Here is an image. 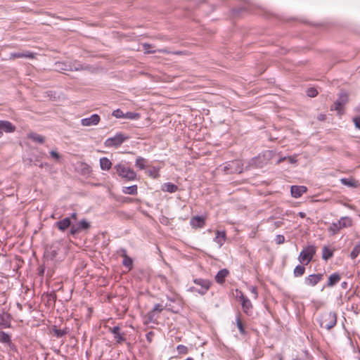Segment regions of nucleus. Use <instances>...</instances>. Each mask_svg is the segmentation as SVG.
<instances>
[{"mask_svg": "<svg viewBox=\"0 0 360 360\" xmlns=\"http://www.w3.org/2000/svg\"><path fill=\"white\" fill-rule=\"evenodd\" d=\"M109 330L114 335V338L116 340L117 343L122 344L126 341V334L120 333V328L118 326L110 328Z\"/></svg>", "mask_w": 360, "mask_h": 360, "instance_id": "nucleus-10", "label": "nucleus"}, {"mask_svg": "<svg viewBox=\"0 0 360 360\" xmlns=\"http://www.w3.org/2000/svg\"><path fill=\"white\" fill-rule=\"evenodd\" d=\"M333 251L329 249L327 246H324L323 248L322 258L324 260H328L333 257Z\"/></svg>", "mask_w": 360, "mask_h": 360, "instance_id": "nucleus-33", "label": "nucleus"}, {"mask_svg": "<svg viewBox=\"0 0 360 360\" xmlns=\"http://www.w3.org/2000/svg\"><path fill=\"white\" fill-rule=\"evenodd\" d=\"M240 296L238 297L239 300L242 305L243 312L248 316H251L252 314V304L250 300L240 291Z\"/></svg>", "mask_w": 360, "mask_h": 360, "instance_id": "nucleus-7", "label": "nucleus"}, {"mask_svg": "<svg viewBox=\"0 0 360 360\" xmlns=\"http://www.w3.org/2000/svg\"><path fill=\"white\" fill-rule=\"evenodd\" d=\"M342 229L338 221L333 222L330 224V226L328 228V231L330 236L336 235L340 230Z\"/></svg>", "mask_w": 360, "mask_h": 360, "instance_id": "nucleus-27", "label": "nucleus"}, {"mask_svg": "<svg viewBox=\"0 0 360 360\" xmlns=\"http://www.w3.org/2000/svg\"><path fill=\"white\" fill-rule=\"evenodd\" d=\"M147 173L148 176L153 179H157L160 176L159 170L155 167H153L152 169L148 170Z\"/></svg>", "mask_w": 360, "mask_h": 360, "instance_id": "nucleus-42", "label": "nucleus"}, {"mask_svg": "<svg viewBox=\"0 0 360 360\" xmlns=\"http://www.w3.org/2000/svg\"><path fill=\"white\" fill-rule=\"evenodd\" d=\"M158 51L160 53H167L166 50H158Z\"/></svg>", "mask_w": 360, "mask_h": 360, "instance_id": "nucleus-63", "label": "nucleus"}, {"mask_svg": "<svg viewBox=\"0 0 360 360\" xmlns=\"http://www.w3.org/2000/svg\"><path fill=\"white\" fill-rule=\"evenodd\" d=\"M128 139V136H126L122 133H117L115 136L107 139L104 144L106 147L108 148H118Z\"/></svg>", "mask_w": 360, "mask_h": 360, "instance_id": "nucleus-5", "label": "nucleus"}, {"mask_svg": "<svg viewBox=\"0 0 360 360\" xmlns=\"http://www.w3.org/2000/svg\"><path fill=\"white\" fill-rule=\"evenodd\" d=\"M229 274V271L226 269H223L219 271L215 276V281L219 284H222L225 281V278Z\"/></svg>", "mask_w": 360, "mask_h": 360, "instance_id": "nucleus-19", "label": "nucleus"}, {"mask_svg": "<svg viewBox=\"0 0 360 360\" xmlns=\"http://www.w3.org/2000/svg\"><path fill=\"white\" fill-rule=\"evenodd\" d=\"M28 138L39 143H43L45 141V139L43 136L34 132L29 134Z\"/></svg>", "mask_w": 360, "mask_h": 360, "instance_id": "nucleus-29", "label": "nucleus"}, {"mask_svg": "<svg viewBox=\"0 0 360 360\" xmlns=\"http://www.w3.org/2000/svg\"><path fill=\"white\" fill-rule=\"evenodd\" d=\"M3 136V131L0 129V138Z\"/></svg>", "mask_w": 360, "mask_h": 360, "instance_id": "nucleus-64", "label": "nucleus"}, {"mask_svg": "<svg viewBox=\"0 0 360 360\" xmlns=\"http://www.w3.org/2000/svg\"><path fill=\"white\" fill-rule=\"evenodd\" d=\"M139 117L140 115L137 112H127L124 114V119L138 120Z\"/></svg>", "mask_w": 360, "mask_h": 360, "instance_id": "nucleus-41", "label": "nucleus"}, {"mask_svg": "<svg viewBox=\"0 0 360 360\" xmlns=\"http://www.w3.org/2000/svg\"><path fill=\"white\" fill-rule=\"evenodd\" d=\"M59 250L60 248L58 243H54L46 248L45 254L46 255L47 257L53 260L58 255Z\"/></svg>", "mask_w": 360, "mask_h": 360, "instance_id": "nucleus-12", "label": "nucleus"}, {"mask_svg": "<svg viewBox=\"0 0 360 360\" xmlns=\"http://www.w3.org/2000/svg\"><path fill=\"white\" fill-rule=\"evenodd\" d=\"M343 106L342 105H337V101H335L333 103V104L330 106V110H335V111H338V113L341 115L343 114L344 112V110H343Z\"/></svg>", "mask_w": 360, "mask_h": 360, "instance_id": "nucleus-40", "label": "nucleus"}, {"mask_svg": "<svg viewBox=\"0 0 360 360\" xmlns=\"http://www.w3.org/2000/svg\"><path fill=\"white\" fill-rule=\"evenodd\" d=\"M0 342L2 343L11 344V340L8 334L4 331H0Z\"/></svg>", "mask_w": 360, "mask_h": 360, "instance_id": "nucleus-38", "label": "nucleus"}, {"mask_svg": "<svg viewBox=\"0 0 360 360\" xmlns=\"http://www.w3.org/2000/svg\"><path fill=\"white\" fill-rule=\"evenodd\" d=\"M71 71H79V70H86L88 68V66H84L83 65L77 63H75L72 65H70Z\"/></svg>", "mask_w": 360, "mask_h": 360, "instance_id": "nucleus-39", "label": "nucleus"}, {"mask_svg": "<svg viewBox=\"0 0 360 360\" xmlns=\"http://www.w3.org/2000/svg\"><path fill=\"white\" fill-rule=\"evenodd\" d=\"M100 166L102 170L108 171L111 168L112 162L108 158L103 157L100 159Z\"/></svg>", "mask_w": 360, "mask_h": 360, "instance_id": "nucleus-26", "label": "nucleus"}, {"mask_svg": "<svg viewBox=\"0 0 360 360\" xmlns=\"http://www.w3.org/2000/svg\"><path fill=\"white\" fill-rule=\"evenodd\" d=\"M317 119L319 121H324L326 119V115L325 114H319L317 116Z\"/></svg>", "mask_w": 360, "mask_h": 360, "instance_id": "nucleus-55", "label": "nucleus"}, {"mask_svg": "<svg viewBox=\"0 0 360 360\" xmlns=\"http://www.w3.org/2000/svg\"><path fill=\"white\" fill-rule=\"evenodd\" d=\"M276 356L278 357V360H283V356L281 354H277Z\"/></svg>", "mask_w": 360, "mask_h": 360, "instance_id": "nucleus-61", "label": "nucleus"}, {"mask_svg": "<svg viewBox=\"0 0 360 360\" xmlns=\"http://www.w3.org/2000/svg\"><path fill=\"white\" fill-rule=\"evenodd\" d=\"M308 96L314 98L318 95V91L315 88H309L307 91Z\"/></svg>", "mask_w": 360, "mask_h": 360, "instance_id": "nucleus-49", "label": "nucleus"}, {"mask_svg": "<svg viewBox=\"0 0 360 360\" xmlns=\"http://www.w3.org/2000/svg\"><path fill=\"white\" fill-rule=\"evenodd\" d=\"M154 335H155V333L153 331H149L146 335V340L149 343L152 342Z\"/></svg>", "mask_w": 360, "mask_h": 360, "instance_id": "nucleus-52", "label": "nucleus"}, {"mask_svg": "<svg viewBox=\"0 0 360 360\" xmlns=\"http://www.w3.org/2000/svg\"><path fill=\"white\" fill-rule=\"evenodd\" d=\"M193 283L197 285H199L200 288L192 286L188 288V291L191 292H197L200 295H205L208 292L212 284V281L210 280L200 278H195L193 280Z\"/></svg>", "mask_w": 360, "mask_h": 360, "instance_id": "nucleus-2", "label": "nucleus"}, {"mask_svg": "<svg viewBox=\"0 0 360 360\" xmlns=\"http://www.w3.org/2000/svg\"><path fill=\"white\" fill-rule=\"evenodd\" d=\"M287 160L291 164H294L297 162V160L294 157H291V156L287 157Z\"/></svg>", "mask_w": 360, "mask_h": 360, "instance_id": "nucleus-56", "label": "nucleus"}, {"mask_svg": "<svg viewBox=\"0 0 360 360\" xmlns=\"http://www.w3.org/2000/svg\"><path fill=\"white\" fill-rule=\"evenodd\" d=\"M316 252V248L314 245L307 246L300 253L299 262L303 265H307L312 260Z\"/></svg>", "mask_w": 360, "mask_h": 360, "instance_id": "nucleus-4", "label": "nucleus"}, {"mask_svg": "<svg viewBox=\"0 0 360 360\" xmlns=\"http://www.w3.org/2000/svg\"><path fill=\"white\" fill-rule=\"evenodd\" d=\"M120 252H122L121 256L123 257L122 264L125 267L129 268V269H131L133 265L131 258L127 255V250L125 249H121Z\"/></svg>", "mask_w": 360, "mask_h": 360, "instance_id": "nucleus-21", "label": "nucleus"}, {"mask_svg": "<svg viewBox=\"0 0 360 360\" xmlns=\"http://www.w3.org/2000/svg\"><path fill=\"white\" fill-rule=\"evenodd\" d=\"M55 226L60 231H65L68 228L71 229V220L69 217H65L62 220L56 222Z\"/></svg>", "mask_w": 360, "mask_h": 360, "instance_id": "nucleus-13", "label": "nucleus"}, {"mask_svg": "<svg viewBox=\"0 0 360 360\" xmlns=\"http://www.w3.org/2000/svg\"><path fill=\"white\" fill-rule=\"evenodd\" d=\"M50 155L56 160H59L60 158V154L55 150H51L50 152Z\"/></svg>", "mask_w": 360, "mask_h": 360, "instance_id": "nucleus-54", "label": "nucleus"}, {"mask_svg": "<svg viewBox=\"0 0 360 360\" xmlns=\"http://www.w3.org/2000/svg\"><path fill=\"white\" fill-rule=\"evenodd\" d=\"M267 164V162L264 161V159L257 160V156L252 158L250 162V165L255 167L262 168Z\"/></svg>", "mask_w": 360, "mask_h": 360, "instance_id": "nucleus-31", "label": "nucleus"}, {"mask_svg": "<svg viewBox=\"0 0 360 360\" xmlns=\"http://www.w3.org/2000/svg\"><path fill=\"white\" fill-rule=\"evenodd\" d=\"M323 278V274H314L308 276L304 279V283L309 286H315Z\"/></svg>", "mask_w": 360, "mask_h": 360, "instance_id": "nucleus-9", "label": "nucleus"}, {"mask_svg": "<svg viewBox=\"0 0 360 360\" xmlns=\"http://www.w3.org/2000/svg\"><path fill=\"white\" fill-rule=\"evenodd\" d=\"M62 331H65L66 334H68L69 333V329L68 328H65L64 329L62 330Z\"/></svg>", "mask_w": 360, "mask_h": 360, "instance_id": "nucleus-62", "label": "nucleus"}, {"mask_svg": "<svg viewBox=\"0 0 360 360\" xmlns=\"http://www.w3.org/2000/svg\"><path fill=\"white\" fill-rule=\"evenodd\" d=\"M35 53L30 52L29 51H22V52H15L11 53V58H27L30 59H33L35 58Z\"/></svg>", "mask_w": 360, "mask_h": 360, "instance_id": "nucleus-18", "label": "nucleus"}, {"mask_svg": "<svg viewBox=\"0 0 360 360\" xmlns=\"http://www.w3.org/2000/svg\"><path fill=\"white\" fill-rule=\"evenodd\" d=\"M165 309V307L160 304H156L153 309L152 310H150L151 312H153V314H156V313H160L162 312Z\"/></svg>", "mask_w": 360, "mask_h": 360, "instance_id": "nucleus-45", "label": "nucleus"}, {"mask_svg": "<svg viewBox=\"0 0 360 360\" xmlns=\"http://www.w3.org/2000/svg\"><path fill=\"white\" fill-rule=\"evenodd\" d=\"M70 219H72L74 220H76L77 219V214L76 212H72L70 214Z\"/></svg>", "mask_w": 360, "mask_h": 360, "instance_id": "nucleus-57", "label": "nucleus"}, {"mask_svg": "<svg viewBox=\"0 0 360 360\" xmlns=\"http://www.w3.org/2000/svg\"><path fill=\"white\" fill-rule=\"evenodd\" d=\"M285 160H287V157H283V158H280L278 161V164H279L280 162H281Z\"/></svg>", "mask_w": 360, "mask_h": 360, "instance_id": "nucleus-60", "label": "nucleus"}, {"mask_svg": "<svg viewBox=\"0 0 360 360\" xmlns=\"http://www.w3.org/2000/svg\"><path fill=\"white\" fill-rule=\"evenodd\" d=\"M11 316L8 313H3L0 316V327L8 328L11 327Z\"/></svg>", "mask_w": 360, "mask_h": 360, "instance_id": "nucleus-17", "label": "nucleus"}, {"mask_svg": "<svg viewBox=\"0 0 360 360\" xmlns=\"http://www.w3.org/2000/svg\"><path fill=\"white\" fill-rule=\"evenodd\" d=\"M0 129L6 133H11L15 130V127L8 121H0Z\"/></svg>", "mask_w": 360, "mask_h": 360, "instance_id": "nucleus-20", "label": "nucleus"}, {"mask_svg": "<svg viewBox=\"0 0 360 360\" xmlns=\"http://www.w3.org/2000/svg\"><path fill=\"white\" fill-rule=\"evenodd\" d=\"M236 325L241 335H246L247 332L245 328V325L240 319V314L239 313L236 317Z\"/></svg>", "mask_w": 360, "mask_h": 360, "instance_id": "nucleus-28", "label": "nucleus"}, {"mask_svg": "<svg viewBox=\"0 0 360 360\" xmlns=\"http://www.w3.org/2000/svg\"><path fill=\"white\" fill-rule=\"evenodd\" d=\"M137 189H138L137 186L133 185L131 186L123 187L122 192L125 194L136 195Z\"/></svg>", "mask_w": 360, "mask_h": 360, "instance_id": "nucleus-32", "label": "nucleus"}, {"mask_svg": "<svg viewBox=\"0 0 360 360\" xmlns=\"http://www.w3.org/2000/svg\"><path fill=\"white\" fill-rule=\"evenodd\" d=\"M338 105H344L348 102V94L345 91H341L338 98L336 100Z\"/></svg>", "mask_w": 360, "mask_h": 360, "instance_id": "nucleus-23", "label": "nucleus"}, {"mask_svg": "<svg viewBox=\"0 0 360 360\" xmlns=\"http://www.w3.org/2000/svg\"><path fill=\"white\" fill-rule=\"evenodd\" d=\"M305 272V267L304 265H297L293 271L294 276L295 277L302 276Z\"/></svg>", "mask_w": 360, "mask_h": 360, "instance_id": "nucleus-37", "label": "nucleus"}, {"mask_svg": "<svg viewBox=\"0 0 360 360\" xmlns=\"http://www.w3.org/2000/svg\"><path fill=\"white\" fill-rule=\"evenodd\" d=\"M353 122L354 123L355 127L360 129V116L359 117H354L353 118Z\"/></svg>", "mask_w": 360, "mask_h": 360, "instance_id": "nucleus-53", "label": "nucleus"}, {"mask_svg": "<svg viewBox=\"0 0 360 360\" xmlns=\"http://www.w3.org/2000/svg\"><path fill=\"white\" fill-rule=\"evenodd\" d=\"M274 156V152L272 150H266L262 154H259L257 156V160L264 159L267 163Z\"/></svg>", "mask_w": 360, "mask_h": 360, "instance_id": "nucleus-30", "label": "nucleus"}, {"mask_svg": "<svg viewBox=\"0 0 360 360\" xmlns=\"http://www.w3.org/2000/svg\"><path fill=\"white\" fill-rule=\"evenodd\" d=\"M101 120V117L97 114H94L91 115L89 117L84 118L81 120V124L85 127H90L93 125H96L99 123Z\"/></svg>", "mask_w": 360, "mask_h": 360, "instance_id": "nucleus-11", "label": "nucleus"}, {"mask_svg": "<svg viewBox=\"0 0 360 360\" xmlns=\"http://www.w3.org/2000/svg\"><path fill=\"white\" fill-rule=\"evenodd\" d=\"M51 333H53V335L58 338H62L66 335L65 331H62V330L58 329L55 325L51 327Z\"/></svg>", "mask_w": 360, "mask_h": 360, "instance_id": "nucleus-35", "label": "nucleus"}, {"mask_svg": "<svg viewBox=\"0 0 360 360\" xmlns=\"http://www.w3.org/2000/svg\"><path fill=\"white\" fill-rule=\"evenodd\" d=\"M340 182L344 186H347L350 188H357L359 186V181L355 180L353 178H350V179L342 178L340 179Z\"/></svg>", "mask_w": 360, "mask_h": 360, "instance_id": "nucleus-22", "label": "nucleus"}, {"mask_svg": "<svg viewBox=\"0 0 360 360\" xmlns=\"http://www.w3.org/2000/svg\"><path fill=\"white\" fill-rule=\"evenodd\" d=\"M226 240V234L224 231L217 230L215 231V237L214 238V241L219 245V247L221 248L225 243Z\"/></svg>", "mask_w": 360, "mask_h": 360, "instance_id": "nucleus-15", "label": "nucleus"}, {"mask_svg": "<svg viewBox=\"0 0 360 360\" xmlns=\"http://www.w3.org/2000/svg\"><path fill=\"white\" fill-rule=\"evenodd\" d=\"M341 286L342 288H347V282H342V284H341Z\"/></svg>", "mask_w": 360, "mask_h": 360, "instance_id": "nucleus-59", "label": "nucleus"}, {"mask_svg": "<svg viewBox=\"0 0 360 360\" xmlns=\"http://www.w3.org/2000/svg\"><path fill=\"white\" fill-rule=\"evenodd\" d=\"M176 349L181 354H186L188 352V347L183 345H179L176 347Z\"/></svg>", "mask_w": 360, "mask_h": 360, "instance_id": "nucleus-46", "label": "nucleus"}, {"mask_svg": "<svg viewBox=\"0 0 360 360\" xmlns=\"http://www.w3.org/2000/svg\"><path fill=\"white\" fill-rule=\"evenodd\" d=\"M46 296L47 297V304L49 305L54 306L55 302L57 299V295H56V292L54 291H53L50 293H46Z\"/></svg>", "mask_w": 360, "mask_h": 360, "instance_id": "nucleus-34", "label": "nucleus"}, {"mask_svg": "<svg viewBox=\"0 0 360 360\" xmlns=\"http://www.w3.org/2000/svg\"><path fill=\"white\" fill-rule=\"evenodd\" d=\"M143 49L145 51V53L149 54V53H155L157 51L155 50H150V48L153 47L152 44L144 43L142 44Z\"/></svg>", "mask_w": 360, "mask_h": 360, "instance_id": "nucleus-44", "label": "nucleus"}, {"mask_svg": "<svg viewBox=\"0 0 360 360\" xmlns=\"http://www.w3.org/2000/svg\"><path fill=\"white\" fill-rule=\"evenodd\" d=\"M148 162V160L142 157H138L136 160L135 165L139 167L140 169H143L146 167V165Z\"/></svg>", "mask_w": 360, "mask_h": 360, "instance_id": "nucleus-36", "label": "nucleus"}, {"mask_svg": "<svg viewBox=\"0 0 360 360\" xmlns=\"http://www.w3.org/2000/svg\"><path fill=\"white\" fill-rule=\"evenodd\" d=\"M360 253V244L355 245L350 253L352 259H356Z\"/></svg>", "mask_w": 360, "mask_h": 360, "instance_id": "nucleus-43", "label": "nucleus"}, {"mask_svg": "<svg viewBox=\"0 0 360 360\" xmlns=\"http://www.w3.org/2000/svg\"><path fill=\"white\" fill-rule=\"evenodd\" d=\"M205 216H194L190 219V225L193 229H202L206 225Z\"/></svg>", "mask_w": 360, "mask_h": 360, "instance_id": "nucleus-8", "label": "nucleus"}, {"mask_svg": "<svg viewBox=\"0 0 360 360\" xmlns=\"http://www.w3.org/2000/svg\"><path fill=\"white\" fill-rule=\"evenodd\" d=\"M337 317L335 312L325 311L320 315L318 322L321 328L329 330L336 325Z\"/></svg>", "mask_w": 360, "mask_h": 360, "instance_id": "nucleus-1", "label": "nucleus"}, {"mask_svg": "<svg viewBox=\"0 0 360 360\" xmlns=\"http://www.w3.org/2000/svg\"><path fill=\"white\" fill-rule=\"evenodd\" d=\"M298 215L301 217V218H305L306 217V213L303 212H300L298 213Z\"/></svg>", "mask_w": 360, "mask_h": 360, "instance_id": "nucleus-58", "label": "nucleus"}, {"mask_svg": "<svg viewBox=\"0 0 360 360\" xmlns=\"http://www.w3.org/2000/svg\"><path fill=\"white\" fill-rule=\"evenodd\" d=\"M148 318V321L150 323H157V319L155 318V314L151 312L150 311L148 312L146 315Z\"/></svg>", "mask_w": 360, "mask_h": 360, "instance_id": "nucleus-48", "label": "nucleus"}, {"mask_svg": "<svg viewBox=\"0 0 360 360\" xmlns=\"http://www.w3.org/2000/svg\"><path fill=\"white\" fill-rule=\"evenodd\" d=\"M124 114L125 113H124L123 111L121 110L120 109H117L112 112V115L115 117L116 118H124Z\"/></svg>", "mask_w": 360, "mask_h": 360, "instance_id": "nucleus-47", "label": "nucleus"}, {"mask_svg": "<svg viewBox=\"0 0 360 360\" xmlns=\"http://www.w3.org/2000/svg\"><path fill=\"white\" fill-rule=\"evenodd\" d=\"M307 191V188L304 186H292L290 188L291 195L295 198L301 197Z\"/></svg>", "mask_w": 360, "mask_h": 360, "instance_id": "nucleus-14", "label": "nucleus"}, {"mask_svg": "<svg viewBox=\"0 0 360 360\" xmlns=\"http://www.w3.org/2000/svg\"><path fill=\"white\" fill-rule=\"evenodd\" d=\"M179 189L178 186L172 183L168 182L165 183L162 186V190L165 192L170 193L177 191Z\"/></svg>", "mask_w": 360, "mask_h": 360, "instance_id": "nucleus-24", "label": "nucleus"}, {"mask_svg": "<svg viewBox=\"0 0 360 360\" xmlns=\"http://www.w3.org/2000/svg\"><path fill=\"white\" fill-rule=\"evenodd\" d=\"M338 223L341 229L349 228L352 225V220L349 217H342L339 219Z\"/></svg>", "mask_w": 360, "mask_h": 360, "instance_id": "nucleus-25", "label": "nucleus"}, {"mask_svg": "<svg viewBox=\"0 0 360 360\" xmlns=\"http://www.w3.org/2000/svg\"><path fill=\"white\" fill-rule=\"evenodd\" d=\"M91 224L86 219H82L77 224H72L69 232V235L75 236L82 231L89 229Z\"/></svg>", "mask_w": 360, "mask_h": 360, "instance_id": "nucleus-6", "label": "nucleus"}, {"mask_svg": "<svg viewBox=\"0 0 360 360\" xmlns=\"http://www.w3.org/2000/svg\"><path fill=\"white\" fill-rule=\"evenodd\" d=\"M341 279V276L339 273L332 274L328 280V282L325 284L323 288H332Z\"/></svg>", "mask_w": 360, "mask_h": 360, "instance_id": "nucleus-16", "label": "nucleus"}, {"mask_svg": "<svg viewBox=\"0 0 360 360\" xmlns=\"http://www.w3.org/2000/svg\"><path fill=\"white\" fill-rule=\"evenodd\" d=\"M275 241L278 245L283 244L285 242V237L283 235H277Z\"/></svg>", "mask_w": 360, "mask_h": 360, "instance_id": "nucleus-51", "label": "nucleus"}, {"mask_svg": "<svg viewBox=\"0 0 360 360\" xmlns=\"http://www.w3.org/2000/svg\"><path fill=\"white\" fill-rule=\"evenodd\" d=\"M56 65L62 70L71 71L70 64L68 65L66 63H58Z\"/></svg>", "mask_w": 360, "mask_h": 360, "instance_id": "nucleus-50", "label": "nucleus"}, {"mask_svg": "<svg viewBox=\"0 0 360 360\" xmlns=\"http://www.w3.org/2000/svg\"><path fill=\"white\" fill-rule=\"evenodd\" d=\"M114 169L116 170L117 174L122 178L125 179L127 181H133L136 179V172L129 168V167L125 166L123 164H117L114 167Z\"/></svg>", "mask_w": 360, "mask_h": 360, "instance_id": "nucleus-3", "label": "nucleus"}]
</instances>
